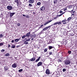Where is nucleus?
I'll return each instance as SVG.
<instances>
[{"mask_svg":"<svg viewBox=\"0 0 77 77\" xmlns=\"http://www.w3.org/2000/svg\"><path fill=\"white\" fill-rule=\"evenodd\" d=\"M71 63V61L69 60H66L64 61V64L67 65H69Z\"/></svg>","mask_w":77,"mask_h":77,"instance_id":"f257e3e1","label":"nucleus"},{"mask_svg":"<svg viewBox=\"0 0 77 77\" xmlns=\"http://www.w3.org/2000/svg\"><path fill=\"white\" fill-rule=\"evenodd\" d=\"M7 9L10 11L11 10H12L13 8L11 6H8L7 7Z\"/></svg>","mask_w":77,"mask_h":77,"instance_id":"f03ea898","label":"nucleus"},{"mask_svg":"<svg viewBox=\"0 0 77 77\" xmlns=\"http://www.w3.org/2000/svg\"><path fill=\"white\" fill-rule=\"evenodd\" d=\"M50 70L48 69H47L46 71V74L48 75L49 74H50Z\"/></svg>","mask_w":77,"mask_h":77,"instance_id":"7ed1b4c3","label":"nucleus"},{"mask_svg":"<svg viewBox=\"0 0 77 77\" xmlns=\"http://www.w3.org/2000/svg\"><path fill=\"white\" fill-rule=\"evenodd\" d=\"M12 68H17V64L15 63H14L12 65Z\"/></svg>","mask_w":77,"mask_h":77,"instance_id":"20e7f679","label":"nucleus"},{"mask_svg":"<svg viewBox=\"0 0 77 77\" xmlns=\"http://www.w3.org/2000/svg\"><path fill=\"white\" fill-rule=\"evenodd\" d=\"M42 62H39L38 64H37V66H42Z\"/></svg>","mask_w":77,"mask_h":77,"instance_id":"39448f33","label":"nucleus"},{"mask_svg":"<svg viewBox=\"0 0 77 77\" xmlns=\"http://www.w3.org/2000/svg\"><path fill=\"white\" fill-rule=\"evenodd\" d=\"M35 60H36V57H33L31 59H30V60L32 62L33 61H34Z\"/></svg>","mask_w":77,"mask_h":77,"instance_id":"423d86ee","label":"nucleus"},{"mask_svg":"<svg viewBox=\"0 0 77 77\" xmlns=\"http://www.w3.org/2000/svg\"><path fill=\"white\" fill-rule=\"evenodd\" d=\"M30 32H28L26 34V36H28V37H30Z\"/></svg>","mask_w":77,"mask_h":77,"instance_id":"0eeeda50","label":"nucleus"},{"mask_svg":"<svg viewBox=\"0 0 77 77\" xmlns=\"http://www.w3.org/2000/svg\"><path fill=\"white\" fill-rule=\"evenodd\" d=\"M15 13H10V17H12L13 16V15H15Z\"/></svg>","mask_w":77,"mask_h":77,"instance_id":"6e6552de","label":"nucleus"},{"mask_svg":"<svg viewBox=\"0 0 77 77\" xmlns=\"http://www.w3.org/2000/svg\"><path fill=\"white\" fill-rule=\"evenodd\" d=\"M53 26V25H52L50 26H47V27L45 28L46 30H47V29H48V28H50V27H51V26Z\"/></svg>","mask_w":77,"mask_h":77,"instance_id":"1a4fd4ad","label":"nucleus"},{"mask_svg":"<svg viewBox=\"0 0 77 77\" xmlns=\"http://www.w3.org/2000/svg\"><path fill=\"white\" fill-rule=\"evenodd\" d=\"M29 2L30 3H33L34 0H29Z\"/></svg>","mask_w":77,"mask_h":77,"instance_id":"9d476101","label":"nucleus"},{"mask_svg":"<svg viewBox=\"0 0 77 77\" xmlns=\"http://www.w3.org/2000/svg\"><path fill=\"white\" fill-rule=\"evenodd\" d=\"M40 10L42 11H44V10H45V7L44 6L42 7L41 8Z\"/></svg>","mask_w":77,"mask_h":77,"instance_id":"9b49d317","label":"nucleus"},{"mask_svg":"<svg viewBox=\"0 0 77 77\" xmlns=\"http://www.w3.org/2000/svg\"><path fill=\"white\" fill-rule=\"evenodd\" d=\"M30 37H32V38H35L36 37V35L34 34L33 35H31L30 36Z\"/></svg>","mask_w":77,"mask_h":77,"instance_id":"f8f14e48","label":"nucleus"},{"mask_svg":"<svg viewBox=\"0 0 77 77\" xmlns=\"http://www.w3.org/2000/svg\"><path fill=\"white\" fill-rule=\"evenodd\" d=\"M54 48V47L50 46L49 47V50H51V49H52V48Z\"/></svg>","mask_w":77,"mask_h":77,"instance_id":"ddd939ff","label":"nucleus"},{"mask_svg":"<svg viewBox=\"0 0 77 77\" xmlns=\"http://www.w3.org/2000/svg\"><path fill=\"white\" fill-rule=\"evenodd\" d=\"M40 59H41V57H39L37 60H36L35 61V62H38L39 60Z\"/></svg>","mask_w":77,"mask_h":77,"instance_id":"4468645a","label":"nucleus"},{"mask_svg":"<svg viewBox=\"0 0 77 77\" xmlns=\"http://www.w3.org/2000/svg\"><path fill=\"white\" fill-rule=\"evenodd\" d=\"M26 39L27 40L25 41V42H29V41H30V38H29L28 39H27V38H26Z\"/></svg>","mask_w":77,"mask_h":77,"instance_id":"2eb2a0df","label":"nucleus"},{"mask_svg":"<svg viewBox=\"0 0 77 77\" xmlns=\"http://www.w3.org/2000/svg\"><path fill=\"white\" fill-rule=\"evenodd\" d=\"M11 48H15V45H13L11 47Z\"/></svg>","mask_w":77,"mask_h":77,"instance_id":"dca6fc26","label":"nucleus"},{"mask_svg":"<svg viewBox=\"0 0 77 77\" xmlns=\"http://www.w3.org/2000/svg\"><path fill=\"white\" fill-rule=\"evenodd\" d=\"M4 69L6 71V70H8V67L5 66L4 67Z\"/></svg>","mask_w":77,"mask_h":77,"instance_id":"f3484780","label":"nucleus"},{"mask_svg":"<svg viewBox=\"0 0 77 77\" xmlns=\"http://www.w3.org/2000/svg\"><path fill=\"white\" fill-rule=\"evenodd\" d=\"M10 54L9 53H7L5 55V56H9Z\"/></svg>","mask_w":77,"mask_h":77,"instance_id":"a211bd4d","label":"nucleus"},{"mask_svg":"<svg viewBox=\"0 0 77 77\" xmlns=\"http://www.w3.org/2000/svg\"><path fill=\"white\" fill-rule=\"evenodd\" d=\"M20 40V39H15L14 40V41H15V42H17L18 41Z\"/></svg>","mask_w":77,"mask_h":77,"instance_id":"6ab92c4d","label":"nucleus"},{"mask_svg":"<svg viewBox=\"0 0 77 77\" xmlns=\"http://www.w3.org/2000/svg\"><path fill=\"white\" fill-rule=\"evenodd\" d=\"M72 8V5H69L68 7V8H69V9H71V8Z\"/></svg>","mask_w":77,"mask_h":77,"instance_id":"aec40b11","label":"nucleus"},{"mask_svg":"<svg viewBox=\"0 0 77 77\" xmlns=\"http://www.w3.org/2000/svg\"><path fill=\"white\" fill-rule=\"evenodd\" d=\"M26 18H29L30 17V16H29V15L26 14Z\"/></svg>","mask_w":77,"mask_h":77,"instance_id":"412c9836","label":"nucleus"},{"mask_svg":"<svg viewBox=\"0 0 77 77\" xmlns=\"http://www.w3.org/2000/svg\"><path fill=\"white\" fill-rule=\"evenodd\" d=\"M62 24V23L60 22H57V24H58V25H60V24Z\"/></svg>","mask_w":77,"mask_h":77,"instance_id":"4be33fe9","label":"nucleus"},{"mask_svg":"<svg viewBox=\"0 0 77 77\" xmlns=\"http://www.w3.org/2000/svg\"><path fill=\"white\" fill-rule=\"evenodd\" d=\"M26 35H24L23 36L22 38V39H24V38H26Z\"/></svg>","mask_w":77,"mask_h":77,"instance_id":"5701e85b","label":"nucleus"},{"mask_svg":"<svg viewBox=\"0 0 77 77\" xmlns=\"http://www.w3.org/2000/svg\"><path fill=\"white\" fill-rule=\"evenodd\" d=\"M3 36H4L2 34H0V38H3Z\"/></svg>","mask_w":77,"mask_h":77,"instance_id":"b1692460","label":"nucleus"},{"mask_svg":"<svg viewBox=\"0 0 77 77\" xmlns=\"http://www.w3.org/2000/svg\"><path fill=\"white\" fill-rule=\"evenodd\" d=\"M37 5H38V6H39L41 5V2H39L38 3H37Z\"/></svg>","mask_w":77,"mask_h":77,"instance_id":"393cba45","label":"nucleus"},{"mask_svg":"<svg viewBox=\"0 0 77 77\" xmlns=\"http://www.w3.org/2000/svg\"><path fill=\"white\" fill-rule=\"evenodd\" d=\"M71 16L72 18L73 17H74V14H72Z\"/></svg>","mask_w":77,"mask_h":77,"instance_id":"a878e982","label":"nucleus"},{"mask_svg":"<svg viewBox=\"0 0 77 77\" xmlns=\"http://www.w3.org/2000/svg\"><path fill=\"white\" fill-rule=\"evenodd\" d=\"M2 45H3V43H0V47L1 46H2Z\"/></svg>","mask_w":77,"mask_h":77,"instance_id":"bb28decb","label":"nucleus"},{"mask_svg":"<svg viewBox=\"0 0 77 77\" xmlns=\"http://www.w3.org/2000/svg\"><path fill=\"white\" fill-rule=\"evenodd\" d=\"M2 17H3V14L1 13V15H0V18H2Z\"/></svg>","mask_w":77,"mask_h":77,"instance_id":"cd10ccee","label":"nucleus"},{"mask_svg":"<svg viewBox=\"0 0 77 77\" xmlns=\"http://www.w3.org/2000/svg\"><path fill=\"white\" fill-rule=\"evenodd\" d=\"M47 50H48V49L47 48L45 49L44 51V52H47Z\"/></svg>","mask_w":77,"mask_h":77,"instance_id":"c85d7f7f","label":"nucleus"},{"mask_svg":"<svg viewBox=\"0 0 77 77\" xmlns=\"http://www.w3.org/2000/svg\"><path fill=\"white\" fill-rule=\"evenodd\" d=\"M66 69H63V72H65V71H66Z\"/></svg>","mask_w":77,"mask_h":77,"instance_id":"c756f323","label":"nucleus"},{"mask_svg":"<svg viewBox=\"0 0 77 77\" xmlns=\"http://www.w3.org/2000/svg\"><path fill=\"white\" fill-rule=\"evenodd\" d=\"M23 71V69H20L19 70V72H21V71Z\"/></svg>","mask_w":77,"mask_h":77,"instance_id":"7c9ffc66","label":"nucleus"},{"mask_svg":"<svg viewBox=\"0 0 77 77\" xmlns=\"http://www.w3.org/2000/svg\"><path fill=\"white\" fill-rule=\"evenodd\" d=\"M29 6L30 7H32V5L30 4H29Z\"/></svg>","mask_w":77,"mask_h":77,"instance_id":"2f4dec72","label":"nucleus"},{"mask_svg":"<svg viewBox=\"0 0 77 77\" xmlns=\"http://www.w3.org/2000/svg\"><path fill=\"white\" fill-rule=\"evenodd\" d=\"M15 2L16 3H17V4H18V0H16V1H15Z\"/></svg>","mask_w":77,"mask_h":77,"instance_id":"473e14b6","label":"nucleus"},{"mask_svg":"<svg viewBox=\"0 0 77 77\" xmlns=\"http://www.w3.org/2000/svg\"><path fill=\"white\" fill-rule=\"evenodd\" d=\"M71 17H69V18H68L67 20L68 21H69L70 20H71Z\"/></svg>","mask_w":77,"mask_h":77,"instance_id":"72a5a7b5","label":"nucleus"},{"mask_svg":"<svg viewBox=\"0 0 77 77\" xmlns=\"http://www.w3.org/2000/svg\"><path fill=\"white\" fill-rule=\"evenodd\" d=\"M51 62H53L54 60H53V59H51Z\"/></svg>","mask_w":77,"mask_h":77,"instance_id":"f704fd0d","label":"nucleus"},{"mask_svg":"<svg viewBox=\"0 0 77 77\" xmlns=\"http://www.w3.org/2000/svg\"><path fill=\"white\" fill-rule=\"evenodd\" d=\"M5 50L4 49H2V50L1 51L2 53H3V52H4V51H5Z\"/></svg>","mask_w":77,"mask_h":77,"instance_id":"c9c22d12","label":"nucleus"},{"mask_svg":"<svg viewBox=\"0 0 77 77\" xmlns=\"http://www.w3.org/2000/svg\"><path fill=\"white\" fill-rule=\"evenodd\" d=\"M68 54H71V51H68Z\"/></svg>","mask_w":77,"mask_h":77,"instance_id":"e433bc0d","label":"nucleus"},{"mask_svg":"<svg viewBox=\"0 0 77 77\" xmlns=\"http://www.w3.org/2000/svg\"><path fill=\"white\" fill-rule=\"evenodd\" d=\"M54 3H57V0L54 1Z\"/></svg>","mask_w":77,"mask_h":77,"instance_id":"4c0bfd02","label":"nucleus"},{"mask_svg":"<svg viewBox=\"0 0 77 77\" xmlns=\"http://www.w3.org/2000/svg\"><path fill=\"white\" fill-rule=\"evenodd\" d=\"M17 25L18 26H21V24H20V23H18L17 24Z\"/></svg>","mask_w":77,"mask_h":77,"instance_id":"58836bf2","label":"nucleus"},{"mask_svg":"<svg viewBox=\"0 0 77 77\" xmlns=\"http://www.w3.org/2000/svg\"><path fill=\"white\" fill-rule=\"evenodd\" d=\"M48 22H47L46 23H45V24H44V26H45V25H47V24H48Z\"/></svg>","mask_w":77,"mask_h":77,"instance_id":"ea45409f","label":"nucleus"},{"mask_svg":"<svg viewBox=\"0 0 77 77\" xmlns=\"http://www.w3.org/2000/svg\"><path fill=\"white\" fill-rule=\"evenodd\" d=\"M66 20H64L62 21V22H65V21H66Z\"/></svg>","mask_w":77,"mask_h":77,"instance_id":"a19ab883","label":"nucleus"},{"mask_svg":"<svg viewBox=\"0 0 77 77\" xmlns=\"http://www.w3.org/2000/svg\"><path fill=\"white\" fill-rule=\"evenodd\" d=\"M58 62H62V60L60 59H59L58 60Z\"/></svg>","mask_w":77,"mask_h":77,"instance_id":"79ce46f5","label":"nucleus"},{"mask_svg":"<svg viewBox=\"0 0 77 77\" xmlns=\"http://www.w3.org/2000/svg\"><path fill=\"white\" fill-rule=\"evenodd\" d=\"M57 23H54V24L53 25H57Z\"/></svg>","mask_w":77,"mask_h":77,"instance_id":"37998d69","label":"nucleus"},{"mask_svg":"<svg viewBox=\"0 0 77 77\" xmlns=\"http://www.w3.org/2000/svg\"><path fill=\"white\" fill-rule=\"evenodd\" d=\"M53 54V53L52 52H50V53H49V54H50V55H51V54Z\"/></svg>","mask_w":77,"mask_h":77,"instance_id":"c03bdc74","label":"nucleus"},{"mask_svg":"<svg viewBox=\"0 0 77 77\" xmlns=\"http://www.w3.org/2000/svg\"><path fill=\"white\" fill-rule=\"evenodd\" d=\"M52 21V20H49L48 21V23H50V22H51V21Z\"/></svg>","mask_w":77,"mask_h":77,"instance_id":"a18cd8bd","label":"nucleus"},{"mask_svg":"<svg viewBox=\"0 0 77 77\" xmlns=\"http://www.w3.org/2000/svg\"><path fill=\"white\" fill-rule=\"evenodd\" d=\"M67 10V8H65L64 9V11H66Z\"/></svg>","mask_w":77,"mask_h":77,"instance_id":"49530a36","label":"nucleus"},{"mask_svg":"<svg viewBox=\"0 0 77 77\" xmlns=\"http://www.w3.org/2000/svg\"><path fill=\"white\" fill-rule=\"evenodd\" d=\"M10 47H11V45H8V48H9Z\"/></svg>","mask_w":77,"mask_h":77,"instance_id":"de8ad7c7","label":"nucleus"},{"mask_svg":"<svg viewBox=\"0 0 77 77\" xmlns=\"http://www.w3.org/2000/svg\"><path fill=\"white\" fill-rule=\"evenodd\" d=\"M62 12H63V11H60V14H62Z\"/></svg>","mask_w":77,"mask_h":77,"instance_id":"09e8293b","label":"nucleus"},{"mask_svg":"<svg viewBox=\"0 0 77 77\" xmlns=\"http://www.w3.org/2000/svg\"><path fill=\"white\" fill-rule=\"evenodd\" d=\"M62 13L61 14H60L59 15V17H60V16H62Z\"/></svg>","mask_w":77,"mask_h":77,"instance_id":"8fccbe9b","label":"nucleus"},{"mask_svg":"<svg viewBox=\"0 0 77 77\" xmlns=\"http://www.w3.org/2000/svg\"><path fill=\"white\" fill-rule=\"evenodd\" d=\"M44 30L43 29V30H42L41 31V32H44Z\"/></svg>","mask_w":77,"mask_h":77,"instance_id":"3c124183","label":"nucleus"},{"mask_svg":"<svg viewBox=\"0 0 77 77\" xmlns=\"http://www.w3.org/2000/svg\"><path fill=\"white\" fill-rule=\"evenodd\" d=\"M11 42H12V43H14V40H12L11 41Z\"/></svg>","mask_w":77,"mask_h":77,"instance_id":"603ef678","label":"nucleus"},{"mask_svg":"<svg viewBox=\"0 0 77 77\" xmlns=\"http://www.w3.org/2000/svg\"><path fill=\"white\" fill-rule=\"evenodd\" d=\"M20 45H17V48H18L19 47H20Z\"/></svg>","mask_w":77,"mask_h":77,"instance_id":"864d4df0","label":"nucleus"},{"mask_svg":"<svg viewBox=\"0 0 77 77\" xmlns=\"http://www.w3.org/2000/svg\"><path fill=\"white\" fill-rule=\"evenodd\" d=\"M29 44V43L28 42H26L25 43V44Z\"/></svg>","mask_w":77,"mask_h":77,"instance_id":"5fc2aeb1","label":"nucleus"},{"mask_svg":"<svg viewBox=\"0 0 77 77\" xmlns=\"http://www.w3.org/2000/svg\"><path fill=\"white\" fill-rule=\"evenodd\" d=\"M23 17H25L26 16V15H24V14H23Z\"/></svg>","mask_w":77,"mask_h":77,"instance_id":"6e6d98bb","label":"nucleus"},{"mask_svg":"<svg viewBox=\"0 0 77 77\" xmlns=\"http://www.w3.org/2000/svg\"><path fill=\"white\" fill-rule=\"evenodd\" d=\"M43 29L44 30V31L46 30V29H45V28Z\"/></svg>","mask_w":77,"mask_h":77,"instance_id":"4d7b16f0","label":"nucleus"},{"mask_svg":"<svg viewBox=\"0 0 77 77\" xmlns=\"http://www.w3.org/2000/svg\"><path fill=\"white\" fill-rule=\"evenodd\" d=\"M43 26V25H41L40 27H42Z\"/></svg>","mask_w":77,"mask_h":77,"instance_id":"13d9d810","label":"nucleus"},{"mask_svg":"<svg viewBox=\"0 0 77 77\" xmlns=\"http://www.w3.org/2000/svg\"><path fill=\"white\" fill-rule=\"evenodd\" d=\"M63 24H66V22L64 23H63Z\"/></svg>","mask_w":77,"mask_h":77,"instance_id":"bf43d9fd","label":"nucleus"},{"mask_svg":"<svg viewBox=\"0 0 77 77\" xmlns=\"http://www.w3.org/2000/svg\"><path fill=\"white\" fill-rule=\"evenodd\" d=\"M33 39H34L33 38H32L31 39L32 41H33Z\"/></svg>","mask_w":77,"mask_h":77,"instance_id":"052dcab7","label":"nucleus"},{"mask_svg":"<svg viewBox=\"0 0 77 77\" xmlns=\"http://www.w3.org/2000/svg\"><path fill=\"white\" fill-rule=\"evenodd\" d=\"M71 11V13H72V12H73V10H72Z\"/></svg>","mask_w":77,"mask_h":77,"instance_id":"680f3d73","label":"nucleus"},{"mask_svg":"<svg viewBox=\"0 0 77 77\" xmlns=\"http://www.w3.org/2000/svg\"><path fill=\"white\" fill-rule=\"evenodd\" d=\"M69 12H70L71 14H72L71 13V11H69Z\"/></svg>","mask_w":77,"mask_h":77,"instance_id":"e2e57ef3","label":"nucleus"},{"mask_svg":"<svg viewBox=\"0 0 77 77\" xmlns=\"http://www.w3.org/2000/svg\"><path fill=\"white\" fill-rule=\"evenodd\" d=\"M65 14V12H63V13H62V14L63 15V14Z\"/></svg>","mask_w":77,"mask_h":77,"instance_id":"0e129e2a","label":"nucleus"},{"mask_svg":"<svg viewBox=\"0 0 77 77\" xmlns=\"http://www.w3.org/2000/svg\"><path fill=\"white\" fill-rule=\"evenodd\" d=\"M75 12V11H73L72 13H74Z\"/></svg>","mask_w":77,"mask_h":77,"instance_id":"69168bd1","label":"nucleus"},{"mask_svg":"<svg viewBox=\"0 0 77 77\" xmlns=\"http://www.w3.org/2000/svg\"><path fill=\"white\" fill-rule=\"evenodd\" d=\"M60 69V70H61V69H60V68H59V69Z\"/></svg>","mask_w":77,"mask_h":77,"instance_id":"338daca9","label":"nucleus"},{"mask_svg":"<svg viewBox=\"0 0 77 77\" xmlns=\"http://www.w3.org/2000/svg\"><path fill=\"white\" fill-rule=\"evenodd\" d=\"M15 59H16L17 58L16 57H14Z\"/></svg>","mask_w":77,"mask_h":77,"instance_id":"774afa93","label":"nucleus"}]
</instances>
